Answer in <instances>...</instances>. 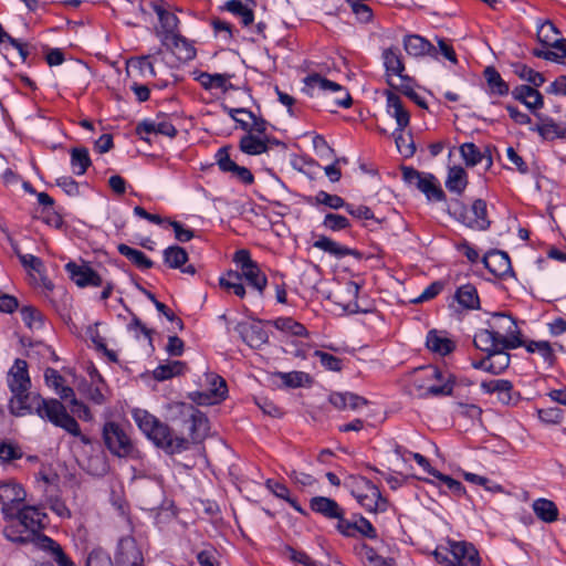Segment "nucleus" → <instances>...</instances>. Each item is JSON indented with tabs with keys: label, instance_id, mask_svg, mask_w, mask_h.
I'll return each instance as SVG.
<instances>
[{
	"label": "nucleus",
	"instance_id": "a19ab883",
	"mask_svg": "<svg viewBox=\"0 0 566 566\" xmlns=\"http://www.w3.org/2000/svg\"><path fill=\"white\" fill-rule=\"evenodd\" d=\"M532 509L535 515L545 523H553L558 518V509L551 500L539 497L533 502Z\"/></svg>",
	"mask_w": 566,
	"mask_h": 566
},
{
	"label": "nucleus",
	"instance_id": "052dcab7",
	"mask_svg": "<svg viewBox=\"0 0 566 566\" xmlns=\"http://www.w3.org/2000/svg\"><path fill=\"white\" fill-rule=\"evenodd\" d=\"M191 420V438L195 441L203 439L208 431V420L207 418L199 411H196L190 417Z\"/></svg>",
	"mask_w": 566,
	"mask_h": 566
},
{
	"label": "nucleus",
	"instance_id": "cd10ccee",
	"mask_svg": "<svg viewBox=\"0 0 566 566\" xmlns=\"http://www.w3.org/2000/svg\"><path fill=\"white\" fill-rule=\"evenodd\" d=\"M310 507L313 512L329 520L340 517L344 510L335 500L326 496H314L310 502Z\"/></svg>",
	"mask_w": 566,
	"mask_h": 566
},
{
	"label": "nucleus",
	"instance_id": "393cba45",
	"mask_svg": "<svg viewBox=\"0 0 566 566\" xmlns=\"http://www.w3.org/2000/svg\"><path fill=\"white\" fill-rule=\"evenodd\" d=\"M164 261L170 269H179L182 273L193 275L196 268L192 264L185 266L188 261V254L185 249L178 245H171L164 250Z\"/></svg>",
	"mask_w": 566,
	"mask_h": 566
},
{
	"label": "nucleus",
	"instance_id": "423d86ee",
	"mask_svg": "<svg viewBox=\"0 0 566 566\" xmlns=\"http://www.w3.org/2000/svg\"><path fill=\"white\" fill-rule=\"evenodd\" d=\"M358 504L369 513L385 512L388 503L379 489L364 476H349L345 482Z\"/></svg>",
	"mask_w": 566,
	"mask_h": 566
},
{
	"label": "nucleus",
	"instance_id": "5701e85b",
	"mask_svg": "<svg viewBox=\"0 0 566 566\" xmlns=\"http://www.w3.org/2000/svg\"><path fill=\"white\" fill-rule=\"evenodd\" d=\"M427 348L441 357L451 354L455 349V342L447 332L431 329L426 337Z\"/></svg>",
	"mask_w": 566,
	"mask_h": 566
},
{
	"label": "nucleus",
	"instance_id": "ddd939ff",
	"mask_svg": "<svg viewBox=\"0 0 566 566\" xmlns=\"http://www.w3.org/2000/svg\"><path fill=\"white\" fill-rule=\"evenodd\" d=\"M335 525L337 532L345 537H356L358 535L375 539L377 538L376 528L373 524L361 515H353L350 518L345 517V511L340 513V517L336 518Z\"/></svg>",
	"mask_w": 566,
	"mask_h": 566
},
{
	"label": "nucleus",
	"instance_id": "f257e3e1",
	"mask_svg": "<svg viewBox=\"0 0 566 566\" xmlns=\"http://www.w3.org/2000/svg\"><path fill=\"white\" fill-rule=\"evenodd\" d=\"M7 382L11 391L9 400L10 412L17 417L36 413L41 419L48 420L74 437L81 436L80 426L69 415L65 407L56 399H44L31 392V379L25 360L17 358L7 375Z\"/></svg>",
	"mask_w": 566,
	"mask_h": 566
},
{
	"label": "nucleus",
	"instance_id": "e433bc0d",
	"mask_svg": "<svg viewBox=\"0 0 566 566\" xmlns=\"http://www.w3.org/2000/svg\"><path fill=\"white\" fill-rule=\"evenodd\" d=\"M219 285L221 289L233 293L240 298H243L247 295V289L238 271L229 270L222 274L219 277Z\"/></svg>",
	"mask_w": 566,
	"mask_h": 566
},
{
	"label": "nucleus",
	"instance_id": "4c0bfd02",
	"mask_svg": "<svg viewBox=\"0 0 566 566\" xmlns=\"http://www.w3.org/2000/svg\"><path fill=\"white\" fill-rule=\"evenodd\" d=\"M313 247L322 250L337 259H343L347 255L354 254V251L345 245L339 244L338 242L325 237L319 235L313 242Z\"/></svg>",
	"mask_w": 566,
	"mask_h": 566
},
{
	"label": "nucleus",
	"instance_id": "c03bdc74",
	"mask_svg": "<svg viewBox=\"0 0 566 566\" xmlns=\"http://www.w3.org/2000/svg\"><path fill=\"white\" fill-rule=\"evenodd\" d=\"M484 77L490 94L497 96H505L509 94L510 88L507 83L502 78L501 74L493 66H488L484 70Z\"/></svg>",
	"mask_w": 566,
	"mask_h": 566
},
{
	"label": "nucleus",
	"instance_id": "5fc2aeb1",
	"mask_svg": "<svg viewBox=\"0 0 566 566\" xmlns=\"http://www.w3.org/2000/svg\"><path fill=\"white\" fill-rule=\"evenodd\" d=\"M514 72L521 80L526 81L535 87L542 86L545 82V77L539 72L525 64H516Z\"/></svg>",
	"mask_w": 566,
	"mask_h": 566
},
{
	"label": "nucleus",
	"instance_id": "0eeeda50",
	"mask_svg": "<svg viewBox=\"0 0 566 566\" xmlns=\"http://www.w3.org/2000/svg\"><path fill=\"white\" fill-rule=\"evenodd\" d=\"M305 92L312 97L331 96L333 103L343 108L352 105V97L348 91L340 84L326 78L325 76L313 73L304 78Z\"/></svg>",
	"mask_w": 566,
	"mask_h": 566
},
{
	"label": "nucleus",
	"instance_id": "09e8293b",
	"mask_svg": "<svg viewBox=\"0 0 566 566\" xmlns=\"http://www.w3.org/2000/svg\"><path fill=\"white\" fill-rule=\"evenodd\" d=\"M118 252L142 270L150 269L153 266L151 260L148 259L140 250L130 248L126 244H120L118 247Z\"/></svg>",
	"mask_w": 566,
	"mask_h": 566
},
{
	"label": "nucleus",
	"instance_id": "de8ad7c7",
	"mask_svg": "<svg viewBox=\"0 0 566 566\" xmlns=\"http://www.w3.org/2000/svg\"><path fill=\"white\" fill-rule=\"evenodd\" d=\"M357 554L367 566H391V559L380 556L373 547L366 544L357 547Z\"/></svg>",
	"mask_w": 566,
	"mask_h": 566
},
{
	"label": "nucleus",
	"instance_id": "7c9ffc66",
	"mask_svg": "<svg viewBox=\"0 0 566 566\" xmlns=\"http://www.w3.org/2000/svg\"><path fill=\"white\" fill-rule=\"evenodd\" d=\"M328 401L338 410H358L367 403L365 398L353 392H333L329 395Z\"/></svg>",
	"mask_w": 566,
	"mask_h": 566
},
{
	"label": "nucleus",
	"instance_id": "6e6552de",
	"mask_svg": "<svg viewBox=\"0 0 566 566\" xmlns=\"http://www.w3.org/2000/svg\"><path fill=\"white\" fill-rule=\"evenodd\" d=\"M232 261L242 280L254 289L259 296H263L268 285V277L260 269L258 262L252 259L250 251L247 249L237 250L232 256Z\"/></svg>",
	"mask_w": 566,
	"mask_h": 566
},
{
	"label": "nucleus",
	"instance_id": "69168bd1",
	"mask_svg": "<svg viewBox=\"0 0 566 566\" xmlns=\"http://www.w3.org/2000/svg\"><path fill=\"white\" fill-rule=\"evenodd\" d=\"M128 66L134 70H137L139 74L144 77L156 76L154 64L151 63L148 56H139L132 59L128 62Z\"/></svg>",
	"mask_w": 566,
	"mask_h": 566
},
{
	"label": "nucleus",
	"instance_id": "4d7b16f0",
	"mask_svg": "<svg viewBox=\"0 0 566 566\" xmlns=\"http://www.w3.org/2000/svg\"><path fill=\"white\" fill-rule=\"evenodd\" d=\"M23 452L21 448L11 441L0 442V464L6 465L14 460L21 459Z\"/></svg>",
	"mask_w": 566,
	"mask_h": 566
},
{
	"label": "nucleus",
	"instance_id": "a211bd4d",
	"mask_svg": "<svg viewBox=\"0 0 566 566\" xmlns=\"http://www.w3.org/2000/svg\"><path fill=\"white\" fill-rule=\"evenodd\" d=\"M385 96L386 113L390 118L395 119L397 125L395 130H406L410 124V113L402 99L391 91H386Z\"/></svg>",
	"mask_w": 566,
	"mask_h": 566
},
{
	"label": "nucleus",
	"instance_id": "603ef678",
	"mask_svg": "<svg viewBox=\"0 0 566 566\" xmlns=\"http://www.w3.org/2000/svg\"><path fill=\"white\" fill-rule=\"evenodd\" d=\"M184 363L179 361V360H174V361H169L167 364H161L159 366H157L154 371H153V375H154V378L159 380V381H163V380H167V379H170L177 375H180L184 370Z\"/></svg>",
	"mask_w": 566,
	"mask_h": 566
},
{
	"label": "nucleus",
	"instance_id": "7ed1b4c3",
	"mask_svg": "<svg viewBox=\"0 0 566 566\" xmlns=\"http://www.w3.org/2000/svg\"><path fill=\"white\" fill-rule=\"evenodd\" d=\"M46 513L40 506L21 505L11 518H4V537L12 543H27L48 523Z\"/></svg>",
	"mask_w": 566,
	"mask_h": 566
},
{
	"label": "nucleus",
	"instance_id": "ea45409f",
	"mask_svg": "<svg viewBox=\"0 0 566 566\" xmlns=\"http://www.w3.org/2000/svg\"><path fill=\"white\" fill-rule=\"evenodd\" d=\"M459 153L461 155V158L463 159L464 164L468 167H474L482 163V160L485 158V154L482 153L475 144L473 143H464L459 147ZM488 158V168L492 166V157L489 155Z\"/></svg>",
	"mask_w": 566,
	"mask_h": 566
},
{
	"label": "nucleus",
	"instance_id": "1a4fd4ad",
	"mask_svg": "<svg viewBox=\"0 0 566 566\" xmlns=\"http://www.w3.org/2000/svg\"><path fill=\"white\" fill-rule=\"evenodd\" d=\"M486 324L506 349H515L523 345L520 329L512 316L494 313L488 319Z\"/></svg>",
	"mask_w": 566,
	"mask_h": 566
},
{
	"label": "nucleus",
	"instance_id": "58836bf2",
	"mask_svg": "<svg viewBox=\"0 0 566 566\" xmlns=\"http://www.w3.org/2000/svg\"><path fill=\"white\" fill-rule=\"evenodd\" d=\"M36 483L46 493L57 492L60 491L61 479L55 469L51 465H43L36 475Z\"/></svg>",
	"mask_w": 566,
	"mask_h": 566
},
{
	"label": "nucleus",
	"instance_id": "6ab92c4d",
	"mask_svg": "<svg viewBox=\"0 0 566 566\" xmlns=\"http://www.w3.org/2000/svg\"><path fill=\"white\" fill-rule=\"evenodd\" d=\"M402 45L409 56L419 59L430 56L438 60V51L430 41L418 34L403 36Z\"/></svg>",
	"mask_w": 566,
	"mask_h": 566
},
{
	"label": "nucleus",
	"instance_id": "aec40b11",
	"mask_svg": "<svg viewBox=\"0 0 566 566\" xmlns=\"http://www.w3.org/2000/svg\"><path fill=\"white\" fill-rule=\"evenodd\" d=\"M29 542H32L38 549L51 555L59 566H73V563L65 555L61 545L51 537L35 534Z\"/></svg>",
	"mask_w": 566,
	"mask_h": 566
},
{
	"label": "nucleus",
	"instance_id": "2eb2a0df",
	"mask_svg": "<svg viewBox=\"0 0 566 566\" xmlns=\"http://www.w3.org/2000/svg\"><path fill=\"white\" fill-rule=\"evenodd\" d=\"M114 566H145L143 553L133 537L119 539L114 553Z\"/></svg>",
	"mask_w": 566,
	"mask_h": 566
},
{
	"label": "nucleus",
	"instance_id": "f3484780",
	"mask_svg": "<svg viewBox=\"0 0 566 566\" xmlns=\"http://www.w3.org/2000/svg\"><path fill=\"white\" fill-rule=\"evenodd\" d=\"M461 221L467 227L483 231L490 227L486 202L482 199L473 201L470 208H465L461 214Z\"/></svg>",
	"mask_w": 566,
	"mask_h": 566
},
{
	"label": "nucleus",
	"instance_id": "a18cd8bd",
	"mask_svg": "<svg viewBox=\"0 0 566 566\" xmlns=\"http://www.w3.org/2000/svg\"><path fill=\"white\" fill-rule=\"evenodd\" d=\"M70 156V164L73 174L76 176L84 175L92 164L88 150L83 147H75L71 149Z\"/></svg>",
	"mask_w": 566,
	"mask_h": 566
},
{
	"label": "nucleus",
	"instance_id": "37998d69",
	"mask_svg": "<svg viewBox=\"0 0 566 566\" xmlns=\"http://www.w3.org/2000/svg\"><path fill=\"white\" fill-rule=\"evenodd\" d=\"M455 300L460 306L467 310H476L480 306L478 291L475 286L470 283L458 287L455 292Z\"/></svg>",
	"mask_w": 566,
	"mask_h": 566
},
{
	"label": "nucleus",
	"instance_id": "c85d7f7f",
	"mask_svg": "<svg viewBox=\"0 0 566 566\" xmlns=\"http://www.w3.org/2000/svg\"><path fill=\"white\" fill-rule=\"evenodd\" d=\"M512 96L516 101L523 103L531 111L539 109L544 105L542 94L528 85L516 86L512 91Z\"/></svg>",
	"mask_w": 566,
	"mask_h": 566
},
{
	"label": "nucleus",
	"instance_id": "473e14b6",
	"mask_svg": "<svg viewBox=\"0 0 566 566\" xmlns=\"http://www.w3.org/2000/svg\"><path fill=\"white\" fill-rule=\"evenodd\" d=\"M473 343L478 349L486 354L497 350H506L503 343L496 338L489 327L479 329L474 335Z\"/></svg>",
	"mask_w": 566,
	"mask_h": 566
},
{
	"label": "nucleus",
	"instance_id": "4be33fe9",
	"mask_svg": "<svg viewBox=\"0 0 566 566\" xmlns=\"http://www.w3.org/2000/svg\"><path fill=\"white\" fill-rule=\"evenodd\" d=\"M65 269L70 274L71 280L81 287L88 285L99 286L102 284L99 275L88 265L69 262L65 265Z\"/></svg>",
	"mask_w": 566,
	"mask_h": 566
},
{
	"label": "nucleus",
	"instance_id": "e2e57ef3",
	"mask_svg": "<svg viewBox=\"0 0 566 566\" xmlns=\"http://www.w3.org/2000/svg\"><path fill=\"white\" fill-rule=\"evenodd\" d=\"M284 385L293 388L303 387L311 384V377L304 371H290L281 375Z\"/></svg>",
	"mask_w": 566,
	"mask_h": 566
},
{
	"label": "nucleus",
	"instance_id": "79ce46f5",
	"mask_svg": "<svg viewBox=\"0 0 566 566\" xmlns=\"http://www.w3.org/2000/svg\"><path fill=\"white\" fill-rule=\"evenodd\" d=\"M167 48H171L176 51L182 60H192L196 56V49L193 45L180 34V31L169 38L168 43H161Z\"/></svg>",
	"mask_w": 566,
	"mask_h": 566
},
{
	"label": "nucleus",
	"instance_id": "39448f33",
	"mask_svg": "<svg viewBox=\"0 0 566 566\" xmlns=\"http://www.w3.org/2000/svg\"><path fill=\"white\" fill-rule=\"evenodd\" d=\"M434 557L444 566H482L476 547L465 541L448 539L447 546L434 551Z\"/></svg>",
	"mask_w": 566,
	"mask_h": 566
},
{
	"label": "nucleus",
	"instance_id": "f8f14e48",
	"mask_svg": "<svg viewBox=\"0 0 566 566\" xmlns=\"http://www.w3.org/2000/svg\"><path fill=\"white\" fill-rule=\"evenodd\" d=\"M103 439L107 449L119 458L130 457L134 453V446L129 436L116 422L108 421L103 427Z\"/></svg>",
	"mask_w": 566,
	"mask_h": 566
},
{
	"label": "nucleus",
	"instance_id": "72a5a7b5",
	"mask_svg": "<svg viewBox=\"0 0 566 566\" xmlns=\"http://www.w3.org/2000/svg\"><path fill=\"white\" fill-rule=\"evenodd\" d=\"M224 9L233 15L241 19L244 27H249L254 21V12L251 0H229L224 3Z\"/></svg>",
	"mask_w": 566,
	"mask_h": 566
},
{
	"label": "nucleus",
	"instance_id": "864d4df0",
	"mask_svg": "<svg viewBox=\"0 0 566 566\" xmlns=\"http://www.w3.org/2000/svg\"><path fill=\"white\" fill-rule=\"evenodd\" d=\"M490 374L500 375L502 374L510 365L511 358L510 355L505 350H497L494 353L488 354Z\"/></svg>",
	"mask_w": 566,
	"mask_h": 566
},
{
	"label": "nucleus",
	"instance_id": "a878e982",
	"mask_svg": "<svg viewBox=\"0 0 566 566\" xmlns=\"http://www.w3.org/2000/svg\"><path fill=\"white\" fill-rule=\"evenodd\" d=\"M206 382L207 388L203 390L202 396L206 397L207 403H218L227 397V384L221 376L216 374H207Z\"/></svg>",
	"mask_w": 566,
	"mask_h": 566
},
{
	"label": "nucleus",
	"instance_id": "3c124183",
	"mask_svg": "<svg viewBox=\"0 0 566 566\" xmlns=\"http://www.w3.org/2000/svg\"><path fill=\"white\" fill-rule=\"evenodd\" d=\"M276 329L292 336H306V328L290 317H279L273 322Z\"/></svg>",
	"mask_w": 566,
	"mask_h": 566
},
{
	"label": "nucleus",
	"instance_id": "c9c22d12",
	"mask_svg": "<svg viewBox=\"0 0 566 566\" xmlns=\"http://www.w3.org/2000/svg\"><path fill=\"white\" fill-rule=\"evenodd\" d=\"M468 186V174L461 166H452L448 169L446 187L450 192L461 195Z\"/></svg>",
	"mask_w": 566,
	"mask_h": 566
},
{
	"label": "nucleus",
	"instance_id": "0e129e2a",
	"mask_svg": "<svg viewBox=\"0 0 566 566\" xmlns=\"http://www.w3.org/2000/svg\"><path fill=\"white\" fill-rule=\"evenodd\" d=\"M394 137L397 149L402 156L410 157L415 154L416 147L413 143L410 140V136H407L405 134V130H395Z\"/></svg>",
	"mask_w": 566,
	"mask_h": 566
},
{
	"label": "nucleus",
	"instance_id": "f03ea898",
	"mask_svg": "<svg viewBox=\"0 0 566 566\" xmlns=\"http://www.w3.org/2000/svg\"><path fill=\"white\" fill-rule=\"evenodd\" d=\"M132 418L146 438L167 453H180L188 449L189 442L186 438L174 434L166 423L147 410L134 408Z\"/></svg>",
	"mask_w": 566,
	"mask_h": 566
},
{
	"label": "nucleus",
	"instance_id": "9d476101",
	"mask_svg": "<svg viewBox=\"0 0 566 566\" xmlns=\"http://www.w3.org/2000/svg\"><path fill=\"white\" fill-rule=\"evenodd\" d=\"M149 6L159 22L156 34L161 43H168L169 38L179 32V19L175 14L174 7L168 0H151Z\"/></svg>",
	"mask_w": 566,
	"mask_h": 566
},
{
	"label": "nucleus",
	"instance_id": "bf43d9fd",
	"mask_svg": "<svg viewBox=\"0 0 566 566\" xmlns=\"http://www.w3.org/2000/svg\"><path fill=\"white\" fill-rule=\"evenodd\" d=\"M559 32L551 21H544L537 27V38L541 43L552 46L559 38Z\"/></svg>",
	"mask_w": 566,
	"mask_h": 566
},
{
	"label": "nucleus",
	"instance_id": "338daca9",
	"mask_svg": "<svg viewBox=\"0 0 566 566\" xmlns=\"http://www.w3.org/2000/svg\"><path fill=\"white\" fill-rule=\"evenodd\" d=\"M315 202L318 205H324L331 209H340L346 206L344 199L337 195H331L326 191H318L315 196Z\"/></svg>",
	"mask_w": 566,
	"mask_h": 566
},
{
	"label": "nucleus",
	"instance_id": "f704fd0d",
	"mask_svg": "<svg viewBox=\"0 0 566 566\" xmlns=\"http://www.w3.org/2000/svg\"><path fill=\"white\" fill-rule=\"evenodd\" d=\"M417 189L421 191L429 201L438 202L446 199L439 180L431 174H424Z\"/></svg>",
	"mask_w": 566,
	"mask_h": 566
},
{
	"label": "nucleus",
	"instance_id": "bb28decb",
	"mask_svg": "<svg viewBox=\"0 0 566 566\" xmlns=\"http://www.w3.org/2000/svg\"><path fill=\"white\" fill-rule=\"evenodd\" d=\"M138 133L146 134H160L167 137H175L177 134L176 127L166 117H156L155 119H146L138 124Z\"/></svg>",
	"mask_w": 566,
	"mask_h": 566
},
{
	"label": "nucleus",
	"instance_id": "9b49d317",
	"mask_svg": "<svg viewBox=\"0 0 566 566\" xmlns=\"http://www.w3.org/2000/svg\"><path fill=\"white\" fill-rule=\"evenodd\" d=\"M44 379L46 386L52 388L61 399L70 401L73 413L86 420L91 419L88 408L75 398L74 390L64 384L65 381L57 370L46 368L44 371Z\"/></svg>",
	"mask_w": 566,
	"mask_h": 566
},
{
	"label": "nucleus",
	"instance_id": "680f3d73",
	"mask_svg": "<svg viewBox=\"0 0 566 566\" xmlns=\"http://www.w3.org/2000/svg\"><path fill=\"white\" fill-rule=\"evenodd\" d=\"M562 127L552 119H546L536 126L531 127V130L538 133L544 139L559 138Z\"/></svg>",
	"mask_w": 566,
	"mask_h": 566
},
{
	"label": "nucleus",
	"instance_id": "b1692460",
	"mask_svg": "<svg viewBox=\"0 0 566 566\" xmlns=\"http://www.w3.org/2000/svg\"><path fill=\"white\" fill-rule=\"evenodd\" d=\"M482 262L495 276L502 277L512 272L511 260L506 252L491 251L483 256Z\"/></svg>",
	"mask_w": 566,
	"mask_h": 566
},
{
	"label": "nucleus",
	"instance_id": "8fccbe9b",
	"mask_svg": "<svg viewBox=\"0 0 566 566\" xmlns=\"http://www.w3.org/2000/svg\"><path fill=\"white\" fill-rule=\"evenodd\" d=\"M525 349L531 354H538L549 365L554 361V350L547 340H528L523 343Z\"/></svg>",
	"mask_w": 566,
	"mask_h": 566
},
{
	"label": "nucleus",
	"instance_id": "6e6d98bb",
	"mask_svg": "<svg viewBox=\"0 0 566 566\" xmlns=\"http://www.w3.org/2000/svg\"><path fill=\"white\" fill-rule=\"evenodd\" d=\"M462 476L467 482L480 485L488 492H491V493H502L503 492V486L501 484L493 482L485 476H482V475H479L475 473H471V472H467V471L462 472Z\"/></svg>",
	"mask_w": 566,
	"mask_h": 566
},
{
	"label": "nucleus",
	"instance_id": "dca6fc26",
	"mask_svg": "<svg viewBox=\"0 0 566 566\" xmlns=\"http://www.w3.org/2000/svg\"><path fill=\"white\" fill-rule=\"evenodd\" d=\"M382 64L386 71L387 81L390 85H395L392 82L394 77H398L400 83L409 81V77L405 73V64L402 55L398 48H388L382 51L381 54Z\"/></svg>",
	"mask_w": 566,
	"mask_h": 566
},
{
	"label": "nucleus",
	"instance_id": "4468645a",
	"mask_svg": "<svg viewBox=\"0 0 566 566\" xmlns=\"http://www.w3.org/2000/svg\"><path fill=\"white\" fill-rule=\"evenodd\" d=\"M27 499L23 486L14 480L0 483V503L3 518H11Z\"/></svg>",
	"mask_w": 566,
	"mask_h": 566
},
{
	"label": "nucleus",
	"instance_id": "20e7f679",
	"mask_svg": "<svg viewBox=\"0 0 566 566\" xmlns=\"http://www.w3.org/2000/svg\"><path fill=\"white\" fill-rule=\"evenodd\" d=\"M412 381L421 395L449 396L455 379L450 373L441 371L436 366L421 367L415 371Z\"/></svg>",
	"mask_w": 566,
	"mask_h": 566
},
{
	"label": "nucleus",
	"instance_id": "49530a36",
	"mask_svg": "<svg viewBox=\"0 0 566 566\" xmlns=\"http://www.w3.org/2000/svg\"><path fill=\"white\" fill-rule=\"evenodd\" d=\"M265 486L274 496L286 501L296 512L304 513L302 506L296 501V499L291 496V492L285 484L269 479L265 482Z\"/></svg>",
	"mask_w": 566,
	"mask_h": 566
},
{
	"label": "nucleus",
	"instance_id": "c756f323",
	"mask_svg": "<svg viewBox=\"0 0 566 566\" xmlns=\"http://www.w3.org/2000/svg\"><path fill=\"white\" fill-rule=\"evenodd\" d=\"M269 143L268 136H258L249 132L241 137L240 149L247 155L256 156L268 151Z\"/></svg>",
	"mask_w": 566,
	"mask_h": 566
},
{
	"label": "nucleus",
	"instance_id": "774afa93",
	"mask_svg": "<svg viewBox=\"0 0 566 566\" xmlns=\"http://www.w3.org/2000/svg\"><path fill=\"white\" fill-rule=\"evenodd\" d=\"M86 566H113L109 555L102 548H94L87 556Z\"/></svg>",
	"mask_w": 566,
	"mask_h": 566
},
{
	"label": "nucleus",
	"instance_id": "2f4dec72",
	"mask_svg": "<svg viewBox=\"0 0 566 566\" xmlns=\"http://www.w3.org/2000/svg\"><path fill=\"white\" fill-rule=\"evenodd\" d=\"M231 77L232 75L230 74H210L201 72L196 75L195 80L198 81L206 90H220L221 92H227L232 87V84L230 83Z\"/></svg>",
	"mask_w": 566,
	"mask_h": 566
},
{
	"label": "nucleus",
	"instance_id": "13d9d810",
	"mask_svg": "<svg viewBox=\"0 0 566 566\" xmlns=\"http://www.w3.org/2000/svg\"><path fill=\"white\" fill-rule=\"evenodd\" d=\"M22 322L30 329H40L43 326V316L39 310L33 306H23L20 310Z\"/></svg>",
	"mask_w": 566,
	"mask_h": 566
},
{
	"label": "nucleus",
	"instance_id": "412c9836",
	"mask_svg": "<svg viewBox=\"0 0 566 566\" xmlns=\"http://www.w3.org/2000/svg\"><path fill=\"white\" fill-rule=\"evenodd\" d=\"M235 331L242 340L252 348H259L268 342V333L260 322H241L237 325Z\"/></svg>",
	"mask_w": 566,
	"mask_h": 566
}]
</instances>
